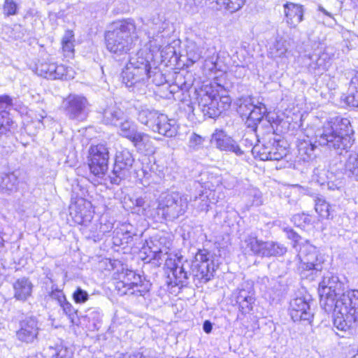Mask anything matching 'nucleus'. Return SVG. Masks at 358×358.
I'll return each instance as SVG.
<instances>
[{"label":"nucleus","instance_id":"1","mask_svg":"<svg viewBox=\"0 0 358 358\" xmlns=\"http://www.w3.org/2000/svg\"><path fill=\"white\" fill-rule=\"evenodd\" d=\"M136 31V26L132 19L113 22L105 34L107 50L115 57L126 55L134 47L137 40Z\"/></svg>","mask_w":358,"mask_h":358},{"label":"nucleus","instance_id":"2","mask_svg":"<svg viewBox=\"0 0 358 358\" xmlns=\"http://www.w3.org/2000/svg\"><path fill=\"white\" fill-rule=\"evenodd\" d=\"M353 129L350 122L347 118H342L338 124L326 123L321 131L316 135V141L322 146L341 154L343 150L348 151L354 143Z\"/></svg>","mask_w":358,"mask_h":358},{"label":"nucleus","instance_id":"3","mask_svg":"<svg viewBox=\"0 0 358 358\" xmlns=\"http://www.w3.org/2000/svg\"><path fill=\"white\" fill-rule=\"evenodd\" d=\"M137 120L145 125L151 131L168 138L176 136L178 125L176 120L169 119L166 115L146 106H141L138 109Z\"/></svg>","mask_w":358,"mask_h":358},{"label":"nucleus","instance_id":"4","mask_svg":"<svg viewBox=\"0 0 358 358\" xmlns=\"http://www.w3.org/2000/svg\"><path fill=\"white\" fill-rule=\"evenodd\" d=\"M198 106L204 116L210 118L218 117L231 106V99L228 96H220L213 85H206L198 92Z\"/></svg>","mask_w":358,"mask_h":358},{"label":"nucleus","instance_id":"5","mask_svg":"<svg viewBox=\"0 0 358 358\" xmlns=\"http://www.w3.org/2000/svg\"><path fill=\"white\" fill-rule=\"evenodd\" d=\"M188 203L186 194L178 192L166 193L160 196L156 213L159 219L173 221L185 213Z\"/></svg>","mask_w":358,"mask_h":358},{"label":"nucleus","instance_id":"6","mask_svg":"<svg viewBox=\"0 0 358 358\" xmlns=\"http://www.w3.org/2000/svg\"><path fill=\"white\" fill-rule=\"evenodd\" d=\"M118 279L115 284V289L117 294L121 296L144 297L150 289L151 284L149 281L143 279L140 275L132 270L122 269L118 274Z\"/></svg>","mask_w":358,"mask_h":358},{"label":"nucleus","instance_id":"7","mask_svg":"<svg viewBox=\"0 0 358 358\" xmlns=\"http://www.w3.org/2000/svg\"><path fill=\"white\" fill-rule=\"evenodd\" d=\"M297 257L300 260L298 269L303 277L307 278L310 275L313 280V275H316L324 268V257L307 241L301 245Z\"/></svg>","mask_w":358,"mask_h":358},{"label":"nucleus","instance_id":"8","mask_svg":"<svg viewBox=\"0 0 358 358\" xmlns=\"http://www.w3.org/2000/svg\"><path fill=\"white\" fill-rule=\"evenodd\" d=\"M342 284L337 276L328 273L323 277L319 284L318 293L320 297V304L324 309L331 310L336 307V301L343 294Z\"/></svg>","mask_w":358,"mask_h":358},{"label":"nucleus","instance_id":"9","mask_svg":"<svg viewBox=\"0 0 358 358\" xmlns=\"http://www.w3.org/2000/svg\"><path fill=\"white\" fill-rule=\"evenodd\" d=\"M134 161V156L129 150H117L110 176L111 183L118 185L122 180L129 178L131 173Z\"/></svg>","mask_w":358,"mask_h":358},{"label":"nucleus","instance_id":"10","mask_svg":"<svg viewBox=\"0 0 358 358\" xmlns=\"http://www.w3.org/2000/svg\"><path fill=\"white\" fill-rule=\"evenodd\" d=\"M215 271L214 264L210 259V252L206 250H199L192 264V273L199 282L206 283L212 279Z\"/></svg>","mask_w":358,"mask_h":358},{"label":"nucleus","instance_id":"11","mask_svg":"<svg viewBox=\"0 0 358 358\" xmlns=\"http://www.w3.org/2000/svg\"><path fill=\"white\" fill-rule=\"evenodd\" d=\"M88 157L90 172L98 178H102L108 169V148L104 144L92 145Z\"/></svg>","mask_w":358,"mask_h":358},{"label":"nucleus","instance_id":"12","mask_svg":"<svg viewBox=\"0 0 358 358\" xmlns=\"http://www.w3.org/2000/svg\"><path fill=\"white\" fill-rule=\"evenodd\" d=\"M89 105L85 96L78 94H69L62 102V107L68 117L78 121L86 118Z\"/></svg>","mask_w":358,"mask_h":358},{"label":"nucleus","instance_id":"13","mask_svg":"<svg viewBox=\"0 0 358 358\" xmlns=\"http://www.w3.org/2000/svg\"><path fill=\"white\" fill-rule=\"evenodd\" d=\"M40 324L34 316H27L19 324L16 331L17 339L27 344H34L38 341Z\"/></svg>","mask_w":358,"mask_h":358},{"label":"nucleus","instance_id":"14","mask_svg":"<svg viewBox=\"0 0 358 358\" xmlns=\"http://www.w3.org/2000/svg\"><path fill=\"white\" fill-rule=\"evenodd\" d=\"M334 309L338 314H348L350 320L358 322V290L342 294Z\"/></svg>","mask_w":358,"mask_h":358},{"label":"nucleus","instance_id":"15","mask_svg":"<svg viewBox=\"0 0 358 358\" xmlns=\"http://www.w3.org/2000/svg\"><path fill=\"white\" fill-rule=\"evenodd\" d=\"M69 215L76 224L87 226L94 217L91 203L83 199H78L69 208Z\"/></svg>","mask_w":358,"mask_h":358},{"label":"nucleus","instance_id":"16","mask_svg":"<svg viewBox=\"0 0 358 358\" xmlns=\"http://www.w3.org/2000/svg\"><path fill=\"white\" fill-rule=\"evenodd\" d=\"M236 303L239 305V309L242 313H249L253 308L255 302V289L250 282H244L236 289Z\"/></svg>","mask_w":358,"mask_h":358},{"label":"nucleus","instance_id":"17","mask_svg":"<svg viewBox=\"0 0 358 358\" xmlns=\"http://www.w3.org/2000/svg\"><path fill=\"white\" fill-rule=\"evenodd\" d=\"M289 315L294 322L304 321L310 323L313 318V313L310 310L309 303L302 297L291 301Z\"/></svg>","mask_w":358,"mask_h":358},{"label":"nucleus","instance_id":"18","mask_svg":"<svg viewBox=\"0 0 358 358\" xmlns=\"http://www.w3.org/2000/svg\"><path fill=\"white\" fill-rule=\"evenodd\" d=\"M13 106V99L6 94L0 95V134H6L15 127V123L6 110Z\"/></svg>","mask_w":358,"mask_h":358},{"label":"nucleus","instance_id":"19","mask_svg":"<svg viewBox=\"0 0 358 358\" xmlns=\"http://www.w3.org/2000/svg\"><path fill=\"white\" fill-rule=\"evenodd\" d=\"M211 141L220 150L231 152L238 156L243 155L244 152L238 144L222 131H217L212 136Z\"/></svg>","mask_w":358,"mask_h":358},{"label":"nucleus","instance_id":"20","mask_svg":"<svg viewBox=\"0 0 358 358\" xmlns=\"http://www.w3.org/2000/svg\"><path fill=\"white\" fill-rule=\"evenodd\" d=\"M283 7L286 22L290 27H296L303 20V6L294 3H286Z\"/></svg>","mask_w":358,"mask_h":358},{"label":"nucleus","instance_id":"21","mask_svg":"<svg viewBox=\"0 0 358 358\" xmlns=\"http://www.w3.org/2000/svg\"><path fill=\"white\" fill-rule=\"evenodd\" d=\"M265 245L266 241L259 239L254 234L248 235L243 242V248L246 252L261 257H264Z\"/></svg>","mask_w":358,"mask_h":358},{"label":"nucleus","instance_id":"22","mask_svg":"<svg viewBox=\"0 0 358 358\" xmlns=\"http://www.w3.org/2000/svg\"><path fill=\"white\" fill-rule=\"evenodd\" d=\"M259 153V158L261 160H276L279 161L283 159L287 155V150L282 145H280L279 142H274L271 148L264 147L262 150H258Z\"/></svg>","mask_w":358,"mask_h":358},{"label":"nucleus","instance_id":"23","mask_svg":"<svg viewBox=\"0 0 358 358\" xmlns=\"http://www.w3.org/2000/svg\"><path fill=\"white\" fill-rule=\"evenodd\" d=\"M267 113V108L264 103H258L244 117L245 125L252 131L257 129L258 124L262 120L264 115Z\"/></svg>","mask_w":358,"mask_h":358},{"label":"nucleus","instance_id":"24","mask_svg":"<svg viewBox=\"0 0 358 358\" xmlns=\"http://www.w3.org/2000/svg\"><path fill=\"white\" fill-rule=\"evenodd\" d=\"M33 285L29 278L22 277L13 283L14 297L18 301H25L31 296Z\"/></svg>","mask_w":358,"mask_h":358},{"label":"nucleus","instance_id":"25","mask_svg":"<svg viewBox=\"0 0 358 358\" xmlns=\"http://www.w3.org/2000/svg\"><path fill=\"white\" fill-rule=\"evenodd\" d=\"M129 141L140 151L152 152L153 150L150 136L145 133L137 131Z\"/></svg>","mask_w":358,"mask_h":358},{"label":"nucleus","instance_id":"26","mask_svg":"<svg viewBox=\"0 0 358 358\" xmlns=\"http://www.w3.org/2000/svg\"><path fill=\"white\" fill-rule=\"evenodd\" d=\"M18 178L13 173H0V189L5 192L15 191L17 189Z\"/></svg>","mask_w":358,"mask_h":358},{"label":"nucleus","instance_id":"27","mask_svg":"<svg viewBox=\"0 0 358 358\" xmlns=\"http://www.w3.org/2000/svg\"><path fill=\"white\" fill-rule=\"evenodd\" d=\"M123 119V111L115 107L109 108L105 110L103 113V121L106 124L117 126Z\"/></svg>","mask_w":358,"mask_h":358},{"label":"nucleus","instance_id":"28","mask_svg":"<svg viewBox=\"0 0 358 358\" xmlns=\"http://www.w3.org/2000/svg\"><path fill=\"white\" fill-rule=\"evenodd\" d=\"M287 41L282 38H277L270 48L269 54L273 59H281L283 62L287 58Z\"/></svg>","mask_w":358,"mask_h":358},{"label":"nucleus","instance_id":"29","mask_svg":"<svg viewBox=\"0 0 358 358\" xmlns=\"http://www.w3.org/2000/svg\"><path fill=\"white\" fill-rule=\"evenodd\" d=\"M346 102L352 107L358 108V71L351 78Z\"/></svg>","mask_w":358,"mask_h":358},{"label":"nucleus","instance_id":"30","mask_svg":"<svg viewBox=\"0 0 358 358\" xmlns=\"http://www.w3.org/2000/svg\"><path fill=\"white\" fill-rule=\"evenodd\" d=\"M44 353L50 358H71L73 355L72 351L62 345L49 346L44 349Z\"/></svg>","mask_w":358,"mask_h":358},{"label":"nucleus","instance_id":"31","mask_svg":"<svg viewBox=\"0 0 358 358\" xmlns=\"http://www.w3.org/2000/svg\"><path fill=\"white\" fill-rule=\"evenodd\" d=\"M345 174L358 182V153L351 154L345 164Z\"/></svg>","mask_w":358,"mask_h":358},{"label":"nucleus","instance_id":"32","mask_svg":"<svg viewBox=\"0 0 358 358\" xmlns=\"http://www.w3.org/2000/svg\"><path fill=\"white\" fill-rule=\"evenodd\" d=\"M117 127H119V134L129 140L138 131L136 124L127 119L121 120Z\"/></svg>","mask_w":358,"mask_h":358},{"label":"nucleus","instance_id":"33","mask_svg":"<svg viewBox=\"0 0 358 358\" xmlns=\"http://www.w3.org/2000/svg\"><path fill=\"white\" fill-rule=\"evenodd\" d=\"M237 111L243 118L257 104L254 103L253 99L250 96H243L236 101Z\"/></svg>","mask_w":358,"mask_h":358},{"label":"nucleus","instance_id":"34","mask_svg":"<svg viewBox=\"0 0 358 358\" xmlns=\"http://www.w3.org/2000/svg\"><path fill=\"white\" fill-rule=\"evenodd\" d=\"M139 71L134 76V91L144 92L145 87L148 79L151 77L152 72H148L145 69H138Z\"/></svg>","mask_w":358,"mask_h":358},{"label":"nucleus","instance_id":"35","mask_svg":"<svg viewBox=\"0 0 358 358\" xmlns=\"http://www.w3.org/2000/svg\"><path fill=\"white\" fill-rule=\"evenodd\" d=\"M264 250V257L281 256L287 252V248L284 245L273 241H266Z\"/></svg>","mask_w":358,"mask_h":358},{"label":"nucleus","instance_id":"36","mask_svg":"<svg viewBox=\"0 0 358 358\" xmlns=\"http://www.w3.org/2000/svg\"><path fill=\"white\" fill-rule=\"evenodd\" d=\"M74 35L72 31L68 30L65 32L62 40V45L64 56L71 57L74 52Z\"/></svg>","mask_w":358,"mask_h":358},{"label":"nucleus","instance_id":"37","mask_svg":"<svg viewBox=\"0 0 358 358\" xmlns=\"http://www.w3.org/2000/svg\"><path fill=\"white\" fill-rule=\"evenodd\" d=\"M244 197L250 206H259L263 203L262 194L255 187L248 188L244 193Z\"/></svg>","mask_w":358,"mask_h":358},{"label":"nucleus","instance_id":"38","mask_svg":"<svg viewBox=\"0 0 358 358\" xmlns=\"http://www.w3.org/2000/svg\"><path fill=\"white\" fill-rule=\"evenodd\" d=\"M335 313L336 314V317L334 320V326L338 330L345 332L352 327L354 323H355L354 320H350L348 314H338L336 312Z\"/></svg>","mask_w":358,"mask_h":358},{"label":"nucleus","instance_id":"39","mask_svg":"<svg viewBox=\"0 0 358 358\" xmlns=\"http://www.w3.org/2000/svg\"><path fill=\"white\" fill-rule=\"evenodd\" d=\"M138 71L139 70L136 67L127 65L122 72V83L125 84L127 87H132V91H134V76Z\"/></svg>","mask_w":358,"mask_h":358},{"label":"nucleus","instance_id":"40","mask_svg":"<svg viewBox=\"0 0 358 358\" xmlns=\"http://www.w3.org/2000/svg\"><path fill=\"white\" fill-rule=\"evenodd\" d=\"M127 66H132L133 67H136L140 69H145L146 71H150V65L149 61L143 57V52H138L134 56H132L129 59V63L127 64Z\"/></svg>","mask_w":358,"mask_h":358},{"label":"nucleus","instance_id":"41","mask_svg":"<svg viewBox=\"0 0 358 358\" xmlns=\"http://www.w3.org/2000/svg\"><path fill=\"white\" fill-rule=\"evenodd\" d=\"M73 78V71L71 68L66 67L62 64H55V69H54V73L52 80H68Z\"/></svg>","mask_w":358,"mask_h":358},{"label":"nucleus","instance_id":"42","mask_svg":"<svg viewBox=\"0 0 358 358\" xmlns=\"http://www.w3.org/2000/svg\"><path fill=\"white\" fill-rule=\"evenodd\" d=\"M315 209L321 217L329 218L331 215L330 206L324 199L320 197L316 198L315 200Z\"/></svg>","mask_w":358,"mask_h":358},{"label":"nucleus","instance_id":"43","mask_svg":"<svg viewBox=\"0 0 358 358\" xmlns=\"http://www.w3.org/2000/svg\"><path fill=\"white\" fill-rule=\"evenodd\" d=\"M55 64V63L41 62L37 65L36 72L39 76L52 80Z\"/></svg>","mask_w":358,"mask_h":358},{"label":"nucleus","instance_id":"44","mask_svg":"<svg viewBox=\"0 0 358 358\" xmlns=\"http://www.w3.org/2000/svg\"><path fill=\"white\" fill-rule=\"evenodd\" d=\"M180 5H183V9L188 13H195L198 11V8L207 3L206 0H180Z\"/></svg>","mask_w":358,"mask_h":358},{"label":"nucleus","instance_id":"45","mask_svg":"<svg viewBox=\"0 0 358 358\" xmlns=\"http://www.w3.org/2000/svg\"><path fill=\"white\" fill-rule=\"evenodd\" d=\"M171 275L174 278L173 283L176 285H182L188 278L187 273L185 271L182 265L176 266L171 273H169V277H171Z\"/></svg>","mask_w":358,"mask_h":358},{"label":"nucleus","instance_id":"46","mask_svg":"<svg viewBox=\"0 0 358 358\" xmlns=\"http://www.w3.org/2000/svg\"><path fill=\"white\" fill-rule=\"evenodd\" d=\"M316 148L315 144L310 141H303L300 142L298 145L299 152L301 155H306L308 159H310L314 155V150Z\"/></svg>","mask_w":358,"mask_h":358},{"label":"nucleus","instance_id":"47","mask_svg":"<svg viewBox=\"0 0 358 358\" xmlns=\"http://www.w3.org/2000/svg\"><path fill=\"white\" fill-rule=\"evenodd\" d=\"M193 201L194 202V206L198 210L206 212L208 210L210 201L208 195H205L203 193L200 194L199 196H195Z\"/></svg>","mask_w":358,"mask_h":358},{"label":"nucleus","instance_id":"48","mask_svg":"<svg viewBox=\"0 0 358 358\" xmlns=\"http://www.w3.org/2000/svg\"><path fill=\"white\" fill-rule=\"evenodd\" d=\"M19 6L14 0H5L3 5V13L5 16L15 15L17 14Z\"/></svg>","mask_w":358,"mask_h":358},{"label":"nucleus","instance_id":"49","mask_svg":"<svg viewBox=\"0 0 358 358\" xmlns=\"http://www.w3.org/2000/svg\"><path fill=\"white\" fill-rule=\"evenodd\" d=\"M292 220L296 226L299 227H305L311 222L310 216L305 213L294 215Z\"/></svg>","mask_w":358,"mask_h":358},{"label":"nucleus","instance_id":"50","mask_svg":"<svg viewBox=\"0 0 358 358\" xmlns=\"http://www.w3.org/2000/svg\"><path fill=\"white\" fill-rule=\"evenodd\" d=\"M245 3V0H224L223 3L225 8L231 13L240 10Z\"/></svg>","mask_w":358,"mask_h":358},{"label":"nucleus","instance_id":"51","mask_svg":"<svg viewBox=\"0 0 358 358\" xmlns=\"http://www.w3.org/2000/svg\"><path fill=\"white\" fill-rule=\"evenodd\" d=\"M132 203L134 205V208H138L135 210L139 215H147L145 206H147L146 201L143 197L136 198L134 201H132Z\"/></svg>","mask_w":358,"mask_h":358},{"label":"nucleus","instance_id":"52","mask_svg":"<svg viewBox=\"0 0 358 358\" xmlns=\"http://www.w3.org/2000/svg\"><path fill=\"white\" fill-rule=\"evenodd\" d=\"M204 138L196 134H192L189 140V147L194 150L203 146Z\"/></svg>","mask_w":358,"mask_h":358},{"label":"nucleus","instance_id":"53","mask_svg":"<svg viewBox=\"0 0 358 358\" xmlns=\"http://www.w3.org/2000/svg\"><path fill=\"white\" fill-rule=\"evenodd\" d=\"M73 298L76 303H83L89 299L87 292L80 287H78L73 294Z\"/></svg>","mask_w":358,"mask_h":358},{"label":"nucleus","instance_id":"54","mask_svg":"<svg viewBox=\"0 0 358 358\" xmlns=\"http://www.w3.org/2000/svg\"><path fill=\"white\" fill-rule=\"evenodd\" d=\"M321 186H327V189L331 191H334L336 189H339L342 187V181L341 180L336 179L334 181L328 180L327 182H320Z\"/></svg>","mask_w":358,"mask_h":358},{"label":"nucleus","instance_id":"55","mask_svg":"<svg viewBox=\"0 0 358 358\" xmlns=\"http://www.w3.org/2000/svg\"><path fill=\"white\" fill-rule=\"evenodd\" d=\"M180 260L174 257H166L165 259V266L170 270L169 273H171L176 266H180Z\"/></svg>","mask_w":358,"mask_h":358},{"label":"nucleus","instance_id":"56","mask_svg":"<svg viewBox=\"0 0 358 358\" xmlns=\"http://www.w3.org/2000/svg\"><path fill=\"white\" fill-rule=\"evenodd\" d=\"M187 57L192 62L194 63L201 59V52L199 49L194 50L189 46L187 50Z\"/></svg>","mask_w":358,"mask_h":358},{"label":"nucleus","instance_id":"57","mask_svg":"<svg viewBox=\"0 0 358 358\" xmlns=\"http://www.w3.org/2000/svg\"><path fill=\"white\" fill-rule=\"evenodd\" d=\"M50 296L55 300L58 301V303L61 305V303L65 302L66 297L64 293L59 289H55L51 292Z\"/></svg>","mask_w":358,"mask_h":358},{"label":"nucleus","instance_id":"58","mask_svg":"<svg viewBox=\"0 0 358 358\" xmlns=\"http://www.w3.org/2000/svg\"><path fill=\"white\" fill-rule=\"evenodd\" d=\"M285 231L287 233V238L292 240L294 242V248L296 247L299 241L301 240V236L295 232L292 229H285Z\"/></svg>","mask_w":358,"mask_h":358},{"label":"nucleus","instance_id":"59","mask_svg":"<svg viewBox=\"0 0 358 358\" xmlns=\"http://www.w3.org/2000/svg\"><path fill=\"white\" fill-rule=\"evenodd\" d=\"M60 306L63 308V310L66 315L71 316L75 313L74 308H73L72 305L66 301V299H65V302L61 303Z\"/></svg>","mask_w":358,"mask_h":358},{"label":"nucleus","instance_id":"60","mask_svg":"<svg viewBox=\"0 0 358 358\" xmlns=\"http://www.w3.org/2000/svg\"><path fill=\"white\" fill-rule=\"evenodd\" d=\"M113 228V224L110 222L106 224H101L99 232L102 234H105L107 232H109Z\"/></svg>","mask_w":358,"mask_h":358},{"label":"nucleus","instance_id":"61","mask_svg":"<svg viewBox=\"0 0 358 358\" xmlns=\"http://www.w3.org/2000/svg\"><path fill=\"white\" fill-rule=\"evenodd\" d=\"M213 329L212 323L209 320H206L203 324V329L206 334L211 332Z\"/></svg>","mask_w":358,"mask_h":358},{"label":"nucleus","instance_id":"62","mask_svg":"<svg viewBox=\"0 0 358 358\" xmlns=\"http://www.w3.org/2000/svg\"><path fill=\"white\" fill-rule=\"evenodd\" d=\"M319 10L322 12L325 15L329 17L330 18H331L334 21H335V20L334 19L332 15L329 13L327 10H325L324 8L322 7H320Z\"/></svg>","mask_w":358,"mask_h":358},{"label":"nucleus","instance_id":"63","mask_svg":"<svg viewBox=\"0 0 358 358\" xmlns=\"http://www.w3.org/2000/svg\"><path fill=\"white\" fill-rule=\"evenodd\" d=\"M4 248V240L3 237L0 235V254L2 252Z\"/></svg>","mask_w":358,"mask_h":358},{"label":"nucleus","instance_id":"64","mask_svg":"<svg viewBox=\"0 0 358 358\" xmlns=\"http://www.w3.org/2000/svg\"><path fill=\"white\" fill-rule=\"evenodd\" d=\"M161 253H162L161 251H159L158 253L155 252V255H154L153 258L156 259H162V257L160 256Z\"/></svg>","mask_w":358,"mask_h":358}]
</instances>
